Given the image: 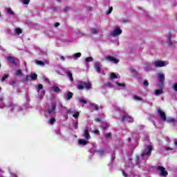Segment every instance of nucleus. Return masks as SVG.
Segmentation results:
<instances>
[{
	"label": "nucleus",
	"mask_w": 177,
	"mask_h": 177,
	"mask_svg": "<svg viewBox=\"0 0 177 177\" xmlns=\"http://www.w3.org/2000/svg\"><path fill=\"white\" fill-rule=\"evenodd\" d=\"M151 151H153V146L147 145L145 149L141 153L142 160H147V158L151 156Z\"/></svg>",
	"instance_id": "obj_1"
},
{
	"label": "nucleus",
	"mask_w": 177,
	"mask_h": 177,
	"mask_svg": "<svg viewBox=\"0 0 177 177\" xmlns=\"http://www.w3.org/2000/svg\"><path fill=\"white\" fill-rule=\"evenodd\" d=\"M77 88L79 91H82L83 89H87V91H89V89H91L92 86H91V82H80V84H77Z\"/></svg>",
	"instance_id": "obj_2"
},
{
	"label": "nucleus",
	"mask_w": 177,
	"mask_h": 177,
	"mask_svg": "<svg viewBox=\"0 0 177 177\" xmlns=\"http://www.w3.org/2000/svg\"><path fill=\"white\" fill-rule=\"evenodd\" d=\"M140 156L137 155L136 156V159L134 162H132L133 158H132L131 155L129 156V167L130 168H133L134 165H138V164H140V160H139Z\"/></svg>",
	"instance_id": "obj_3"
},
{
	"label": "nucleus",
	"mask_w": 177,
	"mask_h": 177,
	"mask_svg": "<svg viewBox=\"0 0 177 177\" xmlns=\"http://www.w3.org/2000/svg\"><path fill=\"white\" fill-rule=\"evenodd\" d=\"M123 114H124V115H122L120 118V121L122 122H124V121H127L128 122H133V118L132 117H131V115H128L127 113L125 112V111H122Z\"/></svg>",
	"instance_id": "obj_4"
},
{
	"label": "nucleus",
	"mask_w": 177,
	"mask_h": 177,
	"mask_svg": "<svg viewBox=\"0 0 177 177\" xmlns=\"http://www.w3.org/2000/svg\"><path fill=\"white\" fill-rule=\"evenodd\" d=\"M28 78H31L32 81H35L38 78V75L35 73H32L30 75H27L25 77L26 84H28Z\"/></svg>",
	"instance_id": "obj_5"
},
{
	"label": "nucleus",
	"mask_w": 177,
	"mask_h": 177,
	"mask_svg": "<svg viewBox=\"0 0 177 177\" xmlns=\"http://www.w3.org/2000/svg\"><path fill=\"white\" fill-rule=\"evenodd\" d=\"M105 60H108L109 62H111V63H113L114 64H117L120 63V59L113 57L108 55L105 57Z\"/></svg>",
	"instance_id": "obj_6"
},
{
	"label": "nucleus",
	"mask_w": 177,
	"mask_h": 177,
	"mask_svg": "<svg viewBox=\"0 0 177 177\" xmlns=\"http://www.w3.org/2000/svg\"><path fill=\"white\" fill-rule=\"evenodd\" d=\"M160 172V176H168V171L165 170V168L162 166H158L156 169Z\"/></svg>",
	"instance_id": "obj_7"
},
{
	"label": "nucleus",
	"mask_w": 177,
	"mask_h": 177,
	"mask_svg": "<svg viewBox=\"0 0 177 177\" xmlns=\"http://www.w3.org/2000/svg\"><path fill=\"white\" fill-rule=\"evenodd\" d=\"M157 111L160 115V118L162 121H167V115H165V112L162 111L161 109H158Z\"/></svg>",
	"instance_id": "obj_8"
},
{
	"label": "nucleus",
	"mask_w": 177,
	"mask_h": 177,
	"mask_svg": "<svg viewBox=\"0 0 177 177\" xmlns=\"http://www.w3.org/2000/svg\"><path fill=\"white\" fill-rule=\"evenodd\" d=\"M120 34H122V30L118 27H116L115 30L111 32L112 37H117L118 35H120Z\"/></svg>",
	"instance_id": "obj_9"
},
{
	"label": "nucleus",
	"mask_w": 177,
	"mask_h": 177,
	"mask_svg": "<svg viewBox=\"0 0 177 177\" xmlns=\"http://www.w3.org/2000/svg\"><path fill=\"white\" fill-rule=\"evenodd\" d=\"M165 66H167V62L165 61H156L154 62V66L156 68L165 67Z\"/></svg>",
	"instance_id": "obj_10"
},
{
	"label": "nucleus",
	"mask_w": 177,
	"mask_h": 177,
	"mask_svg": "<svg viewBox=\"0 0 177 177\" xmlns=\"http://www.w3.org/2000/svg\"><path fill=\"white\" fill-rule=\"evenodd\" d=\"M94 67L97 73H98L99 74L102 73V64H100V62H95L94 64Z\"/></svg>",
	"instance_id": "obj_11"
},
{
	"label": "nucleus",
	"mask_w": 177,
	"mask_h": 177,
	"mask_svg": "<svg viewBox=\"0 0 177 177\" xmlns=\"http://www.w3.org/2000/svg\"><path fill=\"white\" fill-rule=\"evenodd\" d=\"M7 60H9L12 63V64H15V66H17V64L16 63V60H19V59L12 56H8L7 57Z\"/></svg>",
	"instance_id": "obj_12"
},
{
	"label": "nucleus",
	"mask_w": 177,
	"mask_h": 177,
	"mask_svg": "<svg viewBox=\"0 0 177 177\" xmlns=\"http://www.w3.org/2000/svg\"><path fill=\"white\" fill-rule=\"evenodd\" d=\"M158 80L160 84H164L165 82V75L163 73H159L158 75Z\"/></svg>",
	"instance_id": "obj_13"
},
{
	"label": "nucleus",
	"mask_w": 177,
	"mask_h": 177,
	"mask_svg": "<svg viewBox=\"0 0 177 177\" xmlns=\"http://www.w3.org/2000/svg\"><path fill=\"white\" fill-rule=\"evenodd\" d=\"M57 106V105L56 104V103L52 104L51 108L48 109V114H52V113H55Z\"/></svg>",
	"instance_id": "obj_14"
},
{
	"label": "nucleus",
	"mask_w": 177,
	"mask_h": 177,
	"mask_svg": "<svg viewBox=\"0 0 177 177\" xmlns=\"http://www.w3.org/2000/svg\"><path fill=\"white\" fill-rule=\"evenodd\" d=\"M172 38V33L171 32H169V36L167 37L168 41L167 44L169 45V46H174V43H172V41L171 40Z\"/></svg>",
	"instance_id": "obj_15"
},
{
	"label": "nucleus",
	"mask_w": 177,
	"mask_h": 177,
	"mask_svg": "<svg viewBox=\"0 0 177 177\" xmlns=\"http://www.w3.org/2000/svg\"><path fill=\"white\" fill-rule=\"evenodd\" d=\"M84 138L87 139V140H89L91 138V134H89V130L88 129H84Z\"/></svg>",
	"instance_id": "obj_16"
},
{
	"label": "nucleus",
	"mask_w": 177,
	"mask_h": 177,
	"mask_svg": "<svg viewBox=\"0 0 177 177\" xmlns=\"http://www.w3.org/2000/svg\"><path fill=\"white\" fill-rule=\"evenodd\" d=\"M52 90L53 92H55V93H60V92H62V89H60L57 86H53Z\"/></svg>",
	"instance_id": "obj_17"
},
{
	"label": "nucleus",
	"mask_w": 177,
	"mask_h": 177,
	"mask_svg": "<svg viewBox=\"0 0 177 177\" xmlns=\"http://www.w3.org/2000/svg\"><path fill=\"white\" fill-rule=\"evenodd\" d=\"M78 142L79 145H82V146H86V145H88V141L84 139H80Z\"/></svg>",
	"instance_id": "obj_18"
},
{
	"label": "nucleus",
	"mask_w": 177,
	"mask_h": 177,
	"mask_svg": "<svg viewBox=\"0 0 177 177\" xmlns=\"http://www.w3.org/2000/svg\"><path fill=\"white\" fill-rule=\"evenodd\" d=\"M90 106L92 109H93L95 111H97L99 110V106L95 103H91Z\"/></svg>",
	"instance_id": "obj_19"
},
{
	"label": "nucleus",
	"mask_w": 177,
	"mask_h": 177,
	"mask_svg": "<svg viewBox=\"0 0 177 177\" xmlns=\"http://www.w3.org/2000/svg\"><path fill=\"white\" fill-rule=\"evenodd\" d=\"M73 96H74V93H73L71 91H68L66 94V97L68 100L73 99Z\"/></svg>",
	"instance_id": "obj_20"
},
{
	"label": "nucleus",
	"mask_w": 177,
	"mask_h": 177,
	"mask_svg": "<svg viewBox=\"0 0 177 177\" xmlns=\"http://www.w3.org/2000/svg\"><path fill=\"white\" fill-rule=\"evenodd\" d=\"M66 73L68 74V76L69 77L70 81L73 82L74 81V78L73 77V73L70 71H66Z\"/></svg>",
	"instance_id": "obj_21"
},
{
	"label": "nucleus",
	"mask_w": 177,
	"mask_h": 177,
	"mask_svg": "<svg viewBox=\"0 0 177 177\" xmlns=\"http://www.w3.org/2000/svg\"><path fill=\"white\" fill-rule=\"evenodd\" d=\"M164 91L162 89H156L155 90V95L156 96H160V95L162 94Z\"/></svg>",
	"instance_id": "obj_22"
},
{
	"label": "nucleus",
	"mask_w": 177,
	"mask_h": 177,
	"mask_svg": "<svg viewBox=\"0 0 177 177\" xmlns=\"http://www.w3.org/2000/svg\"><path fill=\"white\" fill-rule=\"evenodd\" d=\"M36 64H37V66H41V67L45 66V63L41 60H36Z\"/></svg>",
	"instance_id": "obj_23"
},
{
	"label": "nucleus",
	"mask_w": 177,
	"mask_h": 177,
	"mask_svg": "<svg viewBox=\"0 0 177 177\" xmlns=\"http://www.w3.org/2000/svg\"><path fill=\"white\" fill-rule=\"evenodd\" d=\"M167 122H176V120L174 118H167L166 119Z\"/></svg>",
	"instance_id": "obj_24"
},
{
	"label": "nucleus",
	"mask_w": 177,
	"mask_h": 177,
	"mask_svg": "<svg viewBox=\"0 0 177 177\" xmlns=\"http://www.w3.org/2000/svg\"><path fill=\"white\" fill-rule=\"evenodd\" d=\"M15 75H17L18 77H20V76L23 75V72L21 71V70L18 69L16 71Z\"/></svg>",
	"instance_id": "obj_25"
},
{
	"label": "nucleus",
	"mask_w": 177,
	"mask_h": 177,
	"mask_svg": "<svg viewBox=\"0 0 177 177\" xmlns=\"http://www.w3.org/2000/svg\"><path fill=\"white\" fill-rule=\"evenodd\" d=\"M15 32L16 34H17V35H20V34L23 32V30H21V28H18L15 29Z\"/></svg>",
	"instance_id": "obj_26"
},
{
	"label": "nucleus",
	"mask_w": 177,
	"mask_h": 177,
	"mask_svg": "<svg viewBox=\"0 0 177 177\" xmlns=\"http://www.w3.org/2000/svg\"><path fill=\"white\" fill-rule=\"evenodd\" d=\"M56 122V119L55 118H52L50 119L48 124H50V125H53Z\"/></svg>",
	"instance_id": "obj_27"
},
{
	"label": "nucleus",
	"mask_w": 177,
	"mask_h": 177,
	"mask_svg": "<svg viewBox=\"0 0 177 177\" xmlns=\"http://www.w3.org/2000/svg\"><path fill=\"white\" fill-rule=\"evenodd\" d=\"M110 76L111 78H112V80H116L117 78H118V76H117V75L115 73H111Z\"/></svg>",
	"instance_id": "obj_28"
},
{
	"label": "nucleus",
	"mask_w": 177,
	"mask_h": 177,
	"mask_svg": "<svg viewBox=\"0 0 177 177\" xmlns=\"http://www.w3.org/2000/svg\"><path fill=\"white\" fill-rule=\"evenodd\" d=\"M115 84L118 85V86H122V88H125V86H127L125 84H122L118 82H116Z\"/></svg>",
	"instance_id": "obj_29"
},
{
	"label": "nucleus",
	"mask_w": 177,
	"mask_h": 177,
	"mask_svg": "<svg viewBox=\"0 0 177 177\" xmlns=\"http://www.w3.org/2000/svg\"><path fill=\"white\" fill-rule=\"evenodd\" d=\"M75 59H78V57H81V53H77L73 55Z\"/></svg>",
	"instance_id": "obj_30"
},
{
	"label": "nucleus",
	"mask_w": 177,
	"mask_h": 177,
	"mask_svg": "<svg viewBox=\"0 0 177 177\" xmlns=\"http://www.w3.org/2000/svg\"><path fill=\"white\" fill-rule=\"evenodd\" d=\"M7 13H9L10 15H15V12H13V10H12L11 8H8L7 9Z\"/></svg>",
	"instance_id": "obj_31"
},
{
	"label": "nucleus",
	"mask_w": 177,
	"mask_h": 177,
	"mask_svg": "<svg viewBox=\"0 0 177 177\" xmlns=\"http://www.w3.org/2000/svg\"><path fill=\"white\" fill-rule=\"evenodd\" d=\"M73 117L74 118H78L80 117V112H75L73 115Z\"/></svg>",
	"instance_id": "obj_32"
},
{
	"label": "nucleus",
	"mask_w": 177,
	"mask_h": 177,
	"mask_svg": "<svg viewBox=\"0 0 177 177\" xmlns=\"http://www.w3.org/2000/svg\"><path fill=\"white\" fill-rule=\"evenodd\" d=\"M107 127H109V125H107V123H102V129H107Z\"/></svg>",
	"instance_id": "obj_33"
},
{
	"label": "nucleus",
	"mask_w": 177,
	"mask_h": 177,
	"mask_svg": "<svg viewBox=\"0 0 177 177\" xmlns=\"http://www.w3.org/2000/svg\"><path fill=\"white\" fill-rule=\"evenodd\" d=\"M93 60V58L92 57H88L86 58V62L88 63V62H92Z\"/></svg>",
	"instance_id": "obj_34"
},
{
	"label": "nucleus",
	"mask_w": 177,
	"mask_h": 177,
	"mask_svg": "<svg viewBox=\"0 0 177 177\" xmlns=\"http://www.w3.org/2000/svg\"><path fill=\"white\" fill-rule=\"evenodd\" d=\"M172 88L174 89V91H175L176 92H177V83H174L172 86Z\"/></svg>",
	"instance_id": "obj_35"
},
{
	"label": "nucleus",
	"mask_w": 177,
	"mask_h": 177,
	"mask_svg": "<svg viewBox=\"0 0 177 177\" xmlns=\"http://www.w3.org/2000/svg\"><path fill=\"white\" fill-rule=\"evenodd\" d=\"M134 99H135V100H139V101L143 100V99L142 97H140L138 95H134Z\"/></svg>",
	"instance_id": "obj_36"
},
{
	"label": "nucleus",
	"mask_w": 177,
	"mask_h": 177,
	"mask_svg": "<svg viewBox=\"0 0 177 177\" xmlns=\"http://www.w3.org/2000/svg\"><path fill=\"white\" fill-rule=\"evenodd\" d=\"M6 78H9V75H8V74L4 75V77H3L1 78V81L2 82L5 81V80H6Z\"/></svg>",
	"instance_id": "obj_37"
},
{
	"label": "nucleus",
	"mask_w": 177,
	"mask_h": 177,
	"mask_svg": "<svg viewBox=\"0 0 177 177\" xmlns=\"http://www.w3.org/2000/svg\"><path fill=\"white\" fill-rule=\"evenodd\" d=\"M22 3H24V5H28L30 0H22Z\"/></svg>",
	"instance_id": "obj_38"
},
{
	"label": "nucleus",
	"mask_w": 177,
	"mask_h": 177,
	"mask_svg": "<svg viewBox=\"0 0 177 177\" xmlns=\"http://www.w3.org/2000/svg\"><path fill=\"white\" fill-rule=\"evenodd\" d=\"M80 102L83 103V104H86L88 103V101H86V100L80 99Z\"/></svg>",
	"instance_id": "obj_39"
},
{
	"label": "nucleus",
	"mask_w": 177,
	"mask_h": 177,
	"mask_svg": "<svg viewBox=\"0 0 177 177\" xmlns=\"http://www.w3.org/2000/svg\"><path fill=\"white\" fill-rule=\"evenodd\" d=\"M16 105L13 104H11L10 105V111H13V110H15V107Z\"/></svg>",
	"instance_id": "obj_40"
},
{
	"label": "nucleus",
	"mask_w": 177,
	"mask_h": 177,
	"mask_svg": "<svg viewBox=\"0 0 177 177\" xmlns=\"http://www.w3.org/2000/svg\"><path fill=\"white\" fill-rule=\"evenodd\" d=\"M41 89H44V85L39 84L38 88H37V91H41Z\"/></svg>",
	"instance_id": "obj_41"
},
{
	"label": "nucleus",
	"mask_w": 177,
	"mask_h": 177,
	"mask_svg": "<svg viewBox=\"0 0 177 177\" xmlns=\"http://www.w3.org/2000/svg\"><path fill=\"white\" fill-rule=\"evenodd\" d=\"M113 12V7H111L106 12V15H110Z\"/></svg>",
	"instance_id": "obj_42"
},
{
	"label": "nucleus",
	"mask_w": 177,
	"mask_h": 177,
	"mask_svg": "<svg viewBox=\"0 0 177 177\" xmlns=\"http://www.w3.org/2000/svg\"><path fill=\"white\" fill-rule=\"evenodd\" d=\"M122 172L123 176H124V177H129V176H131L129 174H127V173H125V171L124 170H122Z\"/></svg>",
	"instance_id": "obj_43"
},
{
	"label": "nucleus",
	"mask_w": 177,
	"mask_h": 177,
	"mask_svg": "<svg viewBox=\"0 0 177 177\" xmlns=\"http://www.w3.org/2000/svg\"><path fill=\"white\" fill-rule=\"evenodd\" d=\"M143 85H144L145 86H149V82H148L147 80H145V81L143 82Z\"/></svg>",
	"instance_id": "obj_44"
},
{
	"label": "nucleus",
	"mask_w": 177,
	"mask_h": 177,
	"mask_svg": "<svg viewBox=\"0 0 177 177\" xmlns=\"http://www.w3.org/2000/svg\"><path fill=\"white\" fill-rule=\"evenodd\" d=\"M105 138H111V134L110 133H105Z\"/></svg>",
	"instance_id": "obj_45"
},
{
	"label": "nucleus",
	"mask_w": 177,
	"mask_h": 177,
	"mask_svg": "<svg viewBox=\"0 0 177 177\" xmlns=\"http://www.w3.org/2000/svg\"><path fill=\"white\" fill-rule=\"evenodd\" d=\"M95 122H100L102 121V118H96L95 120Z\"/></svg>",
	"instance_id": "obj_46"
},
{
	"label": "nucleus",
	"mask_w": 177,
	"mask_h": 177,
	"mask_svg": "<svg viewBox=\"0 0 177 177\" xmlns=\"http://www.w3.org/2000/svg\"><path fill=\"white\" fill-rule=\"evenodd\" d=\"M91 32H92L93 34H97V30L94 28V29H92V30H91Z\"/></svg>",
	"instance_id": "obj_47"
},
{
	"label": "nucleus",
	"mask_w": 177,
	"mask_h": 177,
	"mask_svg": "<svg viewBox=\"0 0 177 177\" xmlns=\"http://www.w3.org/2000/svg\"><path fill=\"white\" fill-rule=\"evenodd\" d=\"M131 73H132L133 74H138V72L135 69H131Z\"/></svg>",
	"instance_id": "obj_48"
},
{
	"label": "nucleus",
	"mask_w": 177,
	"mask_h": 177,
	"mask_svg": "<svg viewBox=\"0 0 177 177\" xmlns=\"http://www.w3.org/2000/svg\"><path fill=\"white\" fill-rule=\"evenodd\" d=\"M94 133H95L96 135H100V131H99V130H97V129H95L94 131Z\"/></svg>",
	"instance_id": "obj_49"
},
{
	"label": "nucleus",
	"mask_w": 177,
	"mask_h": 177,
	"mask_svg": "<svg viewBox=\"0 0 177 177\" xmlns=\"http://www.w3.org/2000/svg\"><path fill=\"white\" fill-rule=\"evenodd\" d=\"M68 10H70V8L66 7V8H64V12H65L66 13H67V12H68Z\"/></svg>",
	"instance_id": "obj_50"
},
{
	"label": "nucleus",
	"mask_w": 177,
	"mask_h": 177,
	"mask_svg": "<svg viewBox=\"0 0 177 177\" xmlns=\"http://www.w3.org/2000/svg\"><path fill=\"white\" fill-rule=\"evenodd\" d=\"M98 152L100 153V154H101V156H103V154H104V151L103 150H100L98 151Z\"/></svg>",
	"instance_id": "obj_51"
},
{
	"label": "nucleus",
	"mask_w": 177,
	"mask_h": 177,
	"mask_svg": "<svg viewBox=\"0 0 177 177\" xmlns=\"http://www.w3.org/2000/svg\"><path fill=\"white\" fill-rule=\"evenodd\" d=\"M59 26H60V23H59V22H57V23L55 24V27H59Z\"/></svg>",
	"instance_id": "obj_52"
},
{
	"label": "nucleus",
	"mask_w": 177,
	"mask_h": 177,
	"mask_svg": "<svg viewBox=\"0 0 177 177\" xmlns=\"http://www.w3.org/2000/svg\"><path fill=\"white\" fill-rule=\"evenodd\" d=\"M60 59L62 60V62H64V60H66L64 56H61Z\"/></svg>",
	"instance_id": "obj_53"
},
{
	"label": "nucleus",
	"mask_w": 177,
	"mask_h": 177,
	"mask_svg": "<svg viewBox=\"0 0 177 177\" xmlns=\"http://www.w3.org/2000/svg\"><path fill=\"white\" fill-rule=\"evenodd\" d=\"M174 145L177 147V140H174Z\"/></svg>",
	"instance_id": "obj_54"
},
{
	"label": "nucleus",
	"mask_w": 177,
	"mask_h": 177,
	"mask_svg": "<svg viewBox=\"0 0 177 177\" xmlns=\"http://www.w3.org/2000/svg\"><path fill=\"white\" fill-rule=\"evenodd\" d=\"M3 97H0V102H3Z\"/></svg>",
	"instance_id": "obj_55"
},
{
	"label": "nucleus",
	"mask_w": 177,
	"mask_h": 177,
	"mask_svg": "<svg viewBox=\"0 0 177 177\" xmlns=\"http://www.w3.org/2000/svg\"><path fill=\"white\" fill-rule=\"evenodd\" d=\"M67 113H71V109H68L67 110Z\"/></svg>",
	"instance_id": "obj_56"
},
{
	"label": "nucleus",
	"mask_w": 177,
	"mask_h": 177,
	"mask_svg": "<svg viewBox=\"0 0 177 177\" xmlns=\"http://www.w3.org/2000/svg\"><path fill=\"white\" fill-rule=\"evenodd\" d=\"M89 10H93V8L92 7H89Z\"/></svg>",
	"instance_id": "obj_57"
},
{
	"label": "nucleus",
	"mask_w": 177,
	"mask_h": 177,
	"mask_svg": "<svg viewBox=\"0 0 177 177\" xmlns=\"http://www.w3.org/2000/svg\"><path fill=\"white\" fill-rule=\"evenodd\" d=\"M11 84H16V82L12 81V82H11Z\"/></svg>",
	"instance_id": "obj_58"
},
{
	"label": "nucleus",
	"mask_w": 177,
	"mask_h": 177,
	"mask_svg": "<svg viewBox=\"0 0 177 177\" xmlns=\"http://www.w3.org/2000/svg\"><path fill=\"white\" fill-rule=\"evenodd\" d=\"M106 85H107V86H110V85H111V84L107 83Z\"/></svg>",
	"instance_id": "obj_59"
},
{
	"label": "nucleus",
	"mask_w": 177,
	"mask_h": 177,
	"mask_svg": "<svg viewBox=\"0 0 177 177\" xmlns=\"http://www.w3.org/2000/svg\"><path fill=\"white\" fill-rule=\"evenodd\" d=\"M123 21H124V23H127V21H128L126 19H124Z\"/></svg>",
	"instance_id": "obj_60"
},
{
	"label": "nucleus",
	"mask_w": 177,
	"mask_h": 177,
	"mask_svg": "<svg viewBox=\"0 0 177 177\" xmlns=\"http://www.w3.org/2000/svg\"><path fill=\"white\" fill-rule=\"evenodd\" d=\"M128 142H131V138H129Z\"/></svg>",
	"instance_id": "obj_61"
},
{
	"label": "nucleus",
	"mask_w": 177,
	"mask_h": 177,
	"mask_svg": "<svg viewBox=\"0 0 177 177\" xmlns=\"http://www.w3.org/2000/svg\"><path fill=\"white\" fill-rule=\"evenodd\" d=\"M77 128H78V126H76L75 129H77Z\"/></svg>",
	"instance_id": "obj_62"
},
{
	"label": "nucleus",
	"mask_w": 177,
	"mask_h": 177,
	"mask_svg": "<svg viewBox=\"0 0 177 177\" xmlns=\"http://www.w3.org/2000/svg\"><path fill=\"white\" fill-rule=\"evenodd\" d=\"M168 149H169V150H171V148H170V147H169V148H168Z\"/></svg>",
	"instance_id": "obj_63"
},
{
	"label": "nucleus",
	"mask_w": 177,
	"mask_h": 177,
	"mask_svg": "<svg viewBox=\"0 0 177 177\" xmlns=\"http://www.w3.org/2000/svg\"><path fill=\"white\" fill-rule=\"evenodd\" d=\"M57 1H60V0H57Z\"/></svg>",
	"instance_id": "obj_64"
}]
</instances>
